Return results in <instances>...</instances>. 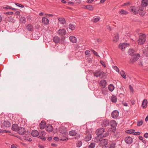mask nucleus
<instances>
[{
  "label": "nucleus",
  "mask_w": 148,
  "mask_h": 148,
  "mask_svg": "<svg viewBox=\"0 0 148 148\" xmlns=\"http://www.w3.org/2000/svg\"><path fill=\"white\" fill-rule=\"evenodd\" d=\"M143 123V121L142 120H141L140 121H138L137 123V125L140 126L142 125Z\"/></svg>",
  "instance_id": "46"
},
{
  "label": "nucleus",
  "mask_w": 148,
  "mask_h": 148,
  "mask_svg": "<svg viewBox=\"0 0 148 148\" xmlns=\"http://www.w3.org/2000/svg\"><path fill=\"white\" fill-rule=\"evenodd\" d=\"M110 100L113 103H116L117 101V97L113 95H112L110 97Z\"/></svg>",
  "instance_id": "32"
},
{
  "label": "nucleus",
  "mask_w": 148,
  "mask_h": 148,
  "mask_svg": "<svg viewBox=\"0 0 148 148\" xmlns=\"http://www.w3.org/2000/svg\"><path fill=\"white\" fill-rule=\"evenodd\" d=\"M59 131L62 134L66 133L67 131L66 128L63 126H62L60 127Z\"/></svg>",
  "instance_id": "16"
},
{
  "label": "nucleus",
  "mask_w": 148,
  "mask_h": 148,
  "mask_svg": "<svg viewBox=\"0 0 148 148\" xmlns=\"http://www.w3.org/2000/svg\"><path fill=\"white\" fill-rule=\"evenodd\" d=\"M140 56L139 53H136L132 56L129 61V63L133 64L140 57Z\"/></svg>",
  "instance_id": "4"
},
{
  "label": "nucleus",
  "mask_w": 148,
  "mask_h": 148,
  "mask_svg": "<svg viewBox=\"0 0 148 148\" xmlns=\"http://www.w3.org/2000/svg\"><path fill=\"white\" fill-rule=\"evenodd\" d=\"M38 147H39L40 148H44V146L40 144H38Z\"/></svg>",
  "instance_id": "63"
},
{
  "label": "nucleus",
  "mask_w": 148,
  "mask_h": 148,
  "mask_svg": "<svg viewBox=\"0 0 148 148\" xmlns=\"http://www.w3.org/2000/svg\"><path fill=\"white\" fill-rule=\"evenodd\" d=\"M8 132L6 130H0V133H2L3 132Z\"/></svg>",
  "instance_id": "59"
},
{
  "label": "nucleus",
  "mask_w": 148,
  "mask_h": 148,
  "mask_svg": "<svg viewBox=\"0 0 148 148\" xmlns=\"http://www.w3.org/2000/svg\"><path fill=\"white\" fill-rule=\"evenodd\" d=\"M119 115V111L116 110L113 111L111 113V116L114 119H116L117 118Z\"/></svg>",
  "instance_id": "13"
},
{
  "label": "nucleus",
  "mask_w": 148,
  "mask_h": 148,
  "mask_svg": "<svg viewBox=\"0 0 148 148\" xmlns=\"http://www.w3.org/2000/svg\"><path fill=\"white\" fill-rule=\"evenodd\" d=\"M109 125L112 127H116L117 125V123L115 121L112 120L109 122Z\"/></svg>",
  "instance_id": "23"
},
{
  "label": "nucleus",
  "mask_w": 148,
  "mask_h": 148,
  "mask_svg": "<svg viewBox=\"0 0 148 148\" xmlns=\"http://www.w3.org/2000/svg\"><path fill=\"white\" fill-rule=\"evenodd\" d=\"M41 134L42 136H45L46 134L45 132L44 131H42L41 132Z\"/></svg>",
  "instance_id": "54"
},
{
  "label": "nucleus",
  "mask_w": 148,
  "mask_h": 148,
  "mask_svg": "<svg viewBox=\"0 0 148 148\" xmlns=\"http://www.w3.org/2000/svg\"><path fill=\"white\" fill-rule=\"evenodd\" d=\"M120 74L122 77L125 78H126V75L125 73L123 71H121L120 72Z\"/></svg>",
  "instance_id": "43"
},
{
  "label": "nucleus",
  "mask_w": 148,
  "mask_h": 148,
  "mask_svg": "<svg viewBox=\"0 0 148 148\" xmlns=\"http://www.w3.org/2000/svg\"><path fill=\"white\" fill-rule=\"evenodd\" d=\"M129 37L133 41L136 42V38L134 37V36L133 35H131Z\"/></svg>",
  "instance_id": "41"
},
{
  "label": "nucleus",
  "mask_w": 148,
  "mask_h": 148,
  "mask_svg": "<svg viewBox=\"0 0 148 148\" xmlns=\"http://www.w3.org/2000/svg\"><path fill=\"white\" fill-rule=\"evenodd\" d=\"M58 34L59 35L63 36L66 34V32L64 29H60L57 32Z\"/></svg>",
  "instance_id": "12"
},
{
  "label": "nucleus",
  "mask_w": 148,
  "mask_h": 148,
  "mask_svg": "<svg viewBox=\"0 0 148 148\" xmlns=\"http://www.w3.org/2000/svg\"><path fill=\"white\" fill-rule=\"evenodd\" d=\"M147 100L146 99H144L142 104V105L143 108H145L147 107Z\"/></svg>",
  "instance_id": "31"
},
{
  "label": "nucleus",
  "mask_w": 148,
  "mask_h": 148,
  "mask_svg": "<svg viewBox=\"0 0 148 148\" xmlns=\"http://www.w3.org/2000/svg\"><path fill=\"white\" fill-rule=\"evenodd\" d=\"M95 143H91L88 146V148H94L95 146Z\"/></svg>",
  "instance_id": "44"
},
{
  "label": "nucleus",
  "mask_w": 148,
  "mask_h": 148,
  "mask_svg": "<svg viewBox=\"0 0 148 148\" xmlns=\"http://www.w3.org/2000/svg\"><path fill=\"white\" fill-rule=\"evenodd\" d=\"M17 147V145L16 144H12L11 145V148H16Z\"/></svg>",
  "instance_id": "55"
},
{
  "label": "nucleus",
  "mask_w": 148,
  "mask_h": 148,
  "mask_svg": "<svg viewBox=\"0 0 148 148\" xmlns=\"http://www.w3.org/2000/svg\"><path fill=\"white\" fill-rule=\"evenodd\" d=\"M114 37L113 38V41L115 42H117L119 40V35L116 33L115 34Z\"/></svg>",
  "instance_id": "33"
},
{
  "label": "nucleus",
  "mask_w": 148,
  "mask_h": 148,
  "mask_svg": "<svg viewBox=\"0 0 148 148\" xmlns=\"http://www.w3.org/2000/svg\"><path fill=\"white\" fill-rule=\"evenodd\" d=\"M115 143H112L110 144L109 148H115Z\"/></svg>",
  "instance_id": "48"
},
{
  "label": "nucleus",
  "mask_w": 148,
  "mask_h": 148,
  "mask_svg": "<svg viewBox=\"0 0 148 148\" xmlns=\"http://www.w3.org/2000/svg\"><path fill=\"white\" fill-rule=\"evenodd\" d=\"M26 28L28 31H33V26L31 24H28L27 25Z\"/></svg>",
  "instance_id": "29"
},
{
  "label": "nucleus",
  "mask_w": 148,
  "mask_h": 148,
  "mask_svg": "<svg viewBox=\"0 0 148 148\" xmlns=\"http://www.w3.org/2000/svg\"><path fill=\"white\" fill-rule=\"evenodd\" d=\"M109 121L107 119H105L101 123V125L103 127H106L109 125Z\"/></svg>",
  "instance_id": "17"
},
{
  "label": "nucleus",
  "mask_w": 148,
  "mask_h": 148,
  "mask_svg": "<svg viewBox=\"0 0 148 148\" xmlns=\"http://www.w3.org/2000/svg\"><path fill=\"white\" fill-rule=\"evenodd\" d=\"M17 131L18 133L21 135H23L25 133V129L22 127H19Z\"/></svg>",
  "instance_id": "15"
},
{
  "label": "nucleus",
  "mask_w": 148,
  "mask_h": 148,
  "mask_svg": "<svg viewBox=\"0 0 148 148\" xmlns=\"http://www.w3.org/2000/svg\"><path fill=\"white\" fill-rule=\"evenodd\" d=\"M134 133L133 134L136 135H139L140 134V133L139 132H134Z\"/></svg>",
  "instance_id": "57"
},
{
  "label": "nucleus",
  "mask_w": 148,
  "mask_h": 148,
  "mask_svg": "<svg viewBox=\"0 0 148 148\" xmlns=\"http://www.w3.org/2000/svg\"><path fill=\"white\" fill-rule=\"evenodd\" d=\"M147 61L146 59L142 58L138 61V64L140 67H145L147 66Z\"/></svg>",
  "instance_id": "5"
},
{
  "label": "nucleus",
  "mask_w": 148,
  "mask_h": 148,
  "mask_svg": "<svg viewBox=\"0 0 148 148\" xmlns=\"http://www.w3.org/2000/svg\"><path fill=\"white\" fill-rule=\"evenodd\" d=\"M53 41L56 43H58L60 41V38L58 36H55L53 38Z\"/></svg>",
  "instance_id": "27"
},
{
  "label": "nucleus",
  "mask_w": 148,
  "mask_h": 148,
  "mask_svg": "<svg viewBox=\"0 0 148 148\" xmlns=\"http://www.w3.org/2000/svg\"><path fill=\"white\" fill-rule=\"evenodd\" d=\"M139 38L137 40L138 44L141 45L145 42L146 40V36L145 34L142 33L138 34Z\"/></svg>",
  "instance_id": "3"
},
{
  "label": "nucleus",
  "mask_w": 148,
  "mask_h": 148,
  "mask_svg": "<svg viewBox=\"0 0 148 148\" xmlns=\"http://www.w3.org/2000/svg\"><path fill=\"white\" fill-rule=\"evenodd\" d=\"M15 4L17 6L21 7V8H23L24 7L23 5L18 3H15Z\"/></svg>",
  "instance_id": "47"
},
{
  "label": "nucleus",
  "mask_w": 148,
  "mask_h": 148,
  "mask_svg": "<svg viewBox=\"0 0 148 148\" xmlns=\"http://www.w3.org/2000/svg\"><path fill=\"white\" fill-rule=\"evenodd\" d=\"M91 51L93 53L94 55L98 57H99V55H98L97 52L96 51H95L93 49H92Z\"/></svg>",
  "instance_id": "50"
},
{
  "label": "nucleus",
  "mask_w": 148,
  "mask_h": 148,
  "mask_svg": "<svg viewBox=\"0 0 148 148\" xmlns=\"http://www.w3.org/2000/svg\"><path fill=\"white\" fill-rule=\"evenodd\" d=\"M143 53L146 56H148V51L145 50L143 51Z\"/></svg>",
  "instance_id": "52"
},
{
  "label": "nucleus",
  "mask_w": 148,
  "mask_h": 148,
  "mask_svg": "<svg viewBox=\"0 0 148 148\" xmlns=\"http://www.w3.org/2000/svg\"><path fill=\"white\" fill-rule=\"evenodd\" d=\"M46 130L47 132H50L52 131L53 130V127L51 125L48 124L46 128Z\"/></svg>",
  "instance_id": "21"
},
{
  "label": "nucleus",
  "mask_w": 148,
  "mask_h": 148,
  "mask_svg": "<svg viewBox=\"0 0 148 148\" xmlns=\"http://www.w3.org/2000/svg\"><path fill=\"white\" fill-rule=\"evenodd\" d=\"M101 64L104 67H106V65L105 63V62L102 60H101L100 62Z\"/></svg>",
  "instance_id": "49"
},
{
  "label": "nucleus",
  "mask_w": 148,
  "mask_h": 148,
  "mask_svg": "<svg viewBox=\"0 0 148 148\" xmlns=\"http://www.w3.org/2000/svg\"><path fill=\"white\" fill-rule=\"evenodd\" d=\"M59 21L60 22V23L64 24L66 23L65 19L63 18H58Z\"/></svg>",
  "instance_id": "34"
},
{
  "label": "nucleus",
  "mask_w": 148,
  "mask_h": 148,
  "mask_svg": "<svg viewBox=\"0 0 148 148\" xmlns=\"http://www.w3.org/2000/svg\"><path fill=\"white\" fill-rule=\"evenodd\" d=\"M76 26L75 25H74L73 24L70 23L69 25V28L71 29V30H73L75 29Z\"/></svg>",
  "instance_id": "37"
},
{
  "label": "nucleus",
  "mask_w": 148,
  "mask_h": 148,
  "mask_svg": "<svg viewBox=\"0 0 148 148\" xmlns=\"http://www.w3.org/2000/svg\"><path fill=\"white\" fill-rule=\"evenodd\" d=\"M11 124L9 121H5L3 123V125L1 126V128L3 129H5V127H9L10 126Z\"/></svg>",
  "instance_id": "9"
},
{
  "label": "nucleus",
  "mask_w": 148,
  "mask_h": 148,
  "mask_svg": "<svg viewBox=\"0 0 148 148\" xmlns=\"http://www.w3.org/2000/svg\"><path fill=\"white\" fill-rule=\"evenodd\" d=\"M129 88L130 91L132 92H133V90L132 86L131 85H130L129 86Z\"/></svg>",
  "instance_id": "56"
},
{
  "label": "nucleus",
  "mask_w": 148,
  "mask_h": 148,
  "mask_svg": "<svg viewBox=\"0 0 148 148\" xmlns=\"http://www.w3.org/2000/svg\"><path fill=\"white\" fill-rule=\"evenodd\" d=\"M69 39L72 42L75 43L77 42V38L75 36H71L69 37Z\"/></svg>",
  "instance_id": "20"
},
{
  "label": "nucleus",
  "mask_w": 148,
  "mask_h": 148,
  "mask_svg": "<svg viewBox=\"0 0 148 148\" xmlns=\"http://www.w3.org/2000/svg\"><path fill=\"white\" fill-rule=\"evenodd\" d=\"M105 132V130L104 128H100L98 129L95 132V133L97 136L95 138H98L101 137H106L109 135V132L107 131L106 132L104 133Z\"/></svg>",
  "instance_id": "1"
},
{
  "label": "nucleus",
  "mask_w": 148,
  "mask_h": 148,
  "mask_svg": "<svg viewBox=\"0 0 148 148\" xmlns=\"http://www.w3.org/2000/svg\"><path fill=\"white\" fill-rule=\"evenodd\" d=\"M96 141L99 143V144L102 146H104L106 145L108 143V139L106 137H103L98 138H95Z\"/></svg>",
  "instance_id": "2"
},
{
  "label": "nucleus",
  "mask_w": 148,
  "mask_h": 148,
  "mask_svg": "<svg viewBox=\"0 0 148 148\" xmlns=\"http://www.w3.org/2000/svg\"><path fill=\"white\" fill-rule=\"evenodd\" d=\"M46 125V122L44 121H41L40 124V128L41 129H43Z\"/></svg>",
  "instance_id": "28"
},
{
  "label": "nucleus",
  "mask_w": 148,
  "mask_h": 148,
  "mask_svg": "<svg viewBox=\"0 0 148 148\" xmlns=\"http://www.w3.org/2000/svg\"><path fill=\"white\" fill-rule=\"evenodd\" d=\"M94 75L97 77H99L101 78H102L105 77L106 74L102 71L100 72L99 71L95 72Z\"/></svg>",
  "instance_id": "6"
},
{
  "label": "nucleus",
  "mask_w": 148,
  "mask_h": 148,
  "mask_svg": "<svg viewBox=\"0 0 148 148\" xmlns=\"http://www.w3.org/2000/svg\"><path fill=\"white\" fill-rule=\"evenodd\" d=\"M114 88V86L112 84H110L108 87V89L111 92L112 91Z\"/></svg>",
  "instance_id": "38"
},
{
  "label": "nucleus",
  "mask_w": 148,
  "mask_h": 148,
  "mask_svg": "<svg viewBox=\"0 0 148 148\" xmlns=\"http://www.w3.org/2000/svg\"><path fill=\"white\" fill-rule=\"evenodd\" d=\"M139 8H139L140 10H138V13L139 14L140 16H143L145 14V12L143 11L144 8H143V7H139Z\"/></svg>",
  "instance_id": "18"
},
{
  "label": "nucleus",
  "mask_w": 148,
  "mask_h": 148,
  "mask_svg": "<svg viewBox=\"0 0 148 148\" xmlns=\"http://www.w3.org/2000/svg\"><path fill=\"white\" fill-rule=\"evenodd\" d=\"M114 69L116 71L119 72V70L118 67H117L116 66H115L114 67Z\"/></svg>",
  "instance_id": "61"
},
{
  "label": "nucleus",
  "mask_w": 148,
  "mask_h": 148,
  "mask_svg": "<svg viewBox=\"0 0 148 148\" xmlns=\"http://www.w3.org/2000/svg\"><path fill=\"white\" fill-rule=\"evenodd\" d=\"M20 20L22 23H25L26 21V18L24 17L21 16L20 18Z\"/></svg>",
  "instance_id": "45"
},
{
  "label": "nucleus",
  "mask_w": 148,
  "mask_h": 148,
  "mask_svg": "<svg viewBox=\"0 0 148 148\" xmlns=\"http://www.w3.org/2000/svg\"><path fill=\"white\" fill-rule=\"evenodd\" d=\"M84 8L85 9H87L90 11H92L93 10V8L92 5H87L84 6Z\"/></svg>",
  "instance_id": "26"
},
{
  "label": "nucleus",
  "mask_w": 148,
  "mask_h": 148,
  "mask_svg": "<svg viewBox=\"0 0 148 148\" xmlns=\"http://www.w3.org/2000/svg\"><path fill=\"white\" fill-rule=\"evenodd\" d=\"M69 135L71 136H76V137L75 138L76 139H78L80 136L79 134H77L75 130L70 131Z\"/></svg>",
  "instance_id": "7"
},
{
  "label": "nucleus",
  "mask_w": 148,
  "mask_h": 148,
  "mask_svg": "<svg viewBox=\"0 0 148 148\" xmlns=\"http://www.w3.org/2000/svg\"><path fill=\"white\" fill-rule=\"evenodd\" d=\"M130 45L129 44L127 43H124L121 45H119V47L123 51H124L125 48Z\"/></svg>",
  "instance_id": "11"
},
{
  "label": "nucleus",
  "mask_w": 148,
  "mask_h": 148,
  "mask_svg": "<svg viewBox=\"0 0 148 148\" xmlns=\"http://www.w3.org/2000/svg\"><path fill=\"white\" fill-rule=\"evenodd\" d=\"M38 138H41L43 141H45L46 140V138L45 136L42 137L40 136H39Z\"/></svg>",
  "instance_id": "53"
},
{
  "label": "nucleus",
  "mask_w": 148,
  "mask_h": 148,
  "mask_svg": "<svg viewBox=\"0 0 148 148\" xmlns=\"http://www.w3.org/2000/svg\"><path fill=\"white\" fill-rule=\"evenodd\" d=\"M135 130L133 129H130L127 130L125 131V132L127 134H132L134 133Z\"/></svg>",
  "instance_id": "39"
},
{
  "label": "nucleus",
  "mask_w": 148,
  "mask_h": 148,
  "mask_svg": "<svg viewBox=\"0 0 148 148\" xmlns=\"http://www.w3.org/2000/svg\"><path fill=\"white\" fill-rule=\"evenodd\" d=\"M116 127H111L108 130V132H114L116 131Z\"/></svg>",
  "instance_id": "42"
},
{
  "label": "nucleus",
  "mask_w": 148,
  "mask_h": 148,
  "mask_svg": "<svg viewBox=\"0 0 148 148\" xmlns=\"http://www.w3.org/2000/svg\"><path fill=\"white\" fill-rule=\"evenodd\" d=\"M68 138L67 137H62V138H61V139H60V140H62V141H65V140H68Z\"/></svg>",
  "instance_id": "51"
},
{
  "label": "nucleus",
  "mask_w": 148,
  "mask_h": 148,
  "mask_svg": "<svg viewBox=\"0 0 148 148\" xmlns=\"http://www.w3.org/2000/svg\"><path fill=\"white\" fill-rule=\"evenodd\" d=\"M82 145V143L80 140L78 141L76 143V145L77 147H80Z\"/></svg>",
  "instance_id": "40"
},
{
  "label": "nucleus",
  "mask_w": 148,
  "mask_h": 148,
  "mask_svg": "<svg viewBox=\"0 0 148 148\" xmlns=\"http://www.w3.org/2000/svg\"><path fill=\"white\" fill-rule=\"evenodd\" d=\"M119 13L120 14L122 15H125L128 14V12L126 10L123 9L120 10L119 11Z\"/></svg>",
  "instance_id": "30"
},
{
  "label": "nucleus",
  "mask_w": 148,
  "mask_h": 148,
  "mask_svg": "<svg viewBox=\"0 0 148 148\" xmlns=\"http://www.w3.org/2000/svg\"><path fill=\"white\" fill-rule=\"evenodd\" d=\"M13 12H6V14L8 15H12L13 14Z\"/></svg>",
  "instance_id": "58"
},
{
  "label": "nucleus",
  "mask_w": 148,
  "mask_h": 148,
  "mask_svg": "<svg viewBox=\"0 0 148 148\" xmlns=\"http://www.w3.org/2000/svg\"><path fill=\"white\" fill-rule=\"evenodd\" d=\"M107 82L105 80H102L100 82V85L102 88H104L106 86Z\"/></svg>",
  "instance_id": "22"
},
{
  "label": "nucleus",
  "mask_w": 148,
  "mask_h": 148,
  "mask_svg": "<svg viewBox=\"0 0 148 148\" xmlns=\"http://www.w3.org/2000/svg\"><path fill=\"white\" fill-rule=\"evenodd\" d=\"M129 54L131 56H133L134 54H136L135 53L134 51L132 49H130L128 51Z\"/></svg>",
  "instance_id": "35"
},
{
  "label": "nucleus",
  "mask_w": 148,
  "mask_h": 148,
  "mask_svg": "<svg viewBox=\"0 0 148 148\" xmlns=\"http://www.w3.org/2000/svg\"><path fill=\"white\" fill-rule=\"evenodd\" d=\"M139 8V6L137 8H136L135 6H131L129 8L130 11V12H132L134 14H136L138 13V10H140Z\"/></svg>",
  "instance_id": "8"
},
{
  "label": "nucleus",
  "mask_w": 148,
  "mask_h": 148,
  "mask_svg": "<svg viewBox=\"0 0 148 148\" xmlns=\"http://www.w3.org/2000/svg\"><path fill=\"white\" fill-rule=\"evenodd\" d=\"M19 127L18 126V125L17 124H13L12 126V129L13 131L15 132L17 131Z\"/></svg>",
  "instance_id": "19"
},
{
  "label": "nucleus",
  "mask_w": 148,
  "mask_h": 148,
  "mask_svg": "<svg viewBox=\"0 0 148 148\" xmlns=\"http://www.w3.org/2000/svg\"><path fill=\"white\" fill-rule=\"evenodd\" d=\"M148 5V0H143L142 1L141 5L139 7H143V8L146 7Z\"/></svg>",
  "instance_id": "14"
},
{
  "label": "nucleus",
  "mask_w": 148,
  "mask_h": 148,
  "mask_svg": "<svg viewBox=\"0 0 148 148\" xmlns=\"http://www.w3.org/2000/svg\"><path fill=\"white\" fill-rule=\"evenodd\" d=\"M31 135L34 137L37 136L39 135V132L36 130H33L32 131L31 133Z\"/></svg>",
  "instance_id": "24"
},
{
  "label": "nucleus",
  "mask_w": 148,
  "mask_h": 148,
  "mask_svg": "<svg viewBox=\"0 0 148 148\" xmlns=\"http://www.w3.org/2000/svg\"><path fill=\"white\" fill-rule=\"evenodd\" d=\"M99 19L98 18H95L94 19V22L96 23V22H98V21H99Z\"/></svg>",
  "instance_id": "60"
},
{
  "label": "nucleus",
  "mask_w": 148,
  "mask_h": 148,
  "mask_svg": "<svg viewBox=\"0 0 148 148\" xmlns=\"http://www.w3.org/2000/svg\"><path fill=\"white\" fill-rule=\"evenodd\" d=\"M42 23L45 25H47L49 24V20L48 18L45 17H42Z\"/></svg>",
  "instance_id": "25"
},
{
  "label": "nucleus",
  "mask_w": 148,
  "mask_h": 148,
  "mask_svg": "<svg viewBox=\"0 0 148 148\" xmlns=\"http://www.w3.org/2000/svg\"><path fill=\"white\" fill-rule=\"evenodd\" d=\"M144 137H145L146 138H148V133H146L144 134Z\"/></svg>",
  "instance_id": "64"
},
{
  "label": "nucleus",
  "mask_w": 148,
  "mask_h": 148,
  "mask_svg": "<svg viewBox=\"0 0 148 148\" xmlns=\"http://www.w3.org/2000/svg\"><path fill=\"white\" fill-rule=\"evenodd\" d=\"M125 143L127 144H131L133 142V139L130 136L126 137L125 139Z\"/></svg>",
  "instance_id": "10"
},
{
  "label": "nucleus",
  "mask_w": 148,
  "mask_h": 148,
  "mask_svg": "<svg viewBox=\"0 0 148 148\" xmlns=\"http://www.w3.org/2000/svg\"><path fill=\"white\" fill-rule=\"evenodd\" d=\"M90 51L88 50H86L85 52V54L86 55H88L90 53Z\"/></svg>",
  "instance_id": "62"
},
{
  "label": "nucleus",
  "mask_w": 148,
  "mask_h": 148,
  "mask_svg": "<svg viewBox=\"0 0 148 148\" xmlns=\"http://www.w3.org/2000/svg\"><path fill=\"white\" fill-rule=\"evenodd\" d=\"M92 138V135L90 134L87 135L85 138V140L86 141H88L90 140Z\"/></svg>",
  "instance_id": "36"
}]
</instances>
